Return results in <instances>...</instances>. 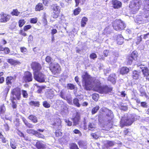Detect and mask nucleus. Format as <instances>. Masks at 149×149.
I'll return each instance as SVG.
<instances>
[{
    "instance_id": "15",
    "label": "nucleus",
    "mask_w": 149,
    "mask_h": 149,
    "mask_svg": "<svg viewBox=\"0 0 149 149\" xmlns=\"http://www.w3.org/2000/svg\"><path fill=\"white\" fill-rule=\"evenodd\" d=\"M112 6L114 8H118L121 7V3L117 0H113L112 1Z\"/></svg>"
},
{
    "instance_id": "51",
    "label": "nucleus",
    "mask_w": 149,
    "mask_h": 149,
    "mask_svg": "<svg viewBox=\"0 0 149 149\" xmlns=\"http://www.w3.org/2000/svg\"><path fill=\"white\" fill-rule=\"evenodd\" d=\"M22 92L23 97L25 98L27 97H28V94L26 91L25 90H22Z\"/></svg>"
},
{
    "instance_id": "30",
    "label": "nucleus",
    "mask_w": 149,
    "mask_h": 149,
    "mask_svg": "<svg viewBox=\"0 0 149 149\" xmlns=\"http://www.w3.org/2000/svg\"><path fill=\"white\" fill-rule=\"evenodd\" d=\"M144 3L146 4L144 7V9L148 11H149V0L144 1Z\"/></svg>"
},
{
    "instance_id": "9",
    "label": "nucleus",
    "mask_w": 149,
    "mask_h": 149,
    "mask_svg": "<svg viewBox=\"0 0 149 149\" xmlns=\"http://www.w3.org/2000/svg\"><path fill=\"white\" fill-rule=\"evenodd\" d=\"M60 10V7L57 4H55L53 7V17L54 18H57L59 15Z\"/></svg>"
},
{
    "instance_id": "43",
    "label": "nucleus",
    "mask_w": 149,
    "mask_h": 149,
    "mask_svg": "<svg viewBox=\"0 0 149 149\" xmlns=\"http://www.w3.org/2000/svg\"><path fill=\"white\" fill-rule=\"evenodd\" d=\"M98 134V132H97L95 133H92L91 135V136H92L93 138L95 139H97L99 137V135Z\"/></svg>"
},
{
    "instance_id": "1",
    "label": "nucleus",
    "mask_w": 149,
    "mask_h": 149,
    "mask_svg": "<svg viewBox=\"0 0 149 149\" xmlns=\"http://www.w3.org/2000/svg\"><path fill=\"white\" fill-rule=\"evenodd\" d=\"M83 85L87 90L93 88L94 90L100 93L106 94L110 92L112 88L107 86H102L100 79H94L91 77L87 72H84L82 75Z\"/></svg>"
},
{
    "instance_id": "41",
    "label": "nucleus",
    "mask_w": 149,
    "mask_h": 149,
    "mask_svg": "<svg viewBox=\"0 0 149 149\" xmlns=\"http://www.w3.org/2000/svg\"><path fill=\"white\" fill-rule=\"evenodd\" d=\"M18 23L19 27H22L25 23V22L24 19H21L19 21Z\"/></svg>"
},
{
    "instance_id": "39",
    "label": "nucleus",
    "mask_w": 149,
    "mask_h": 149,
    "mask_svg": "<svg viewBox=\"0 0 149 149\" xmlns=\"http://www.w3.org/2000/svg\"><path fill=\"white\" fill-rule=\"evenodd\" d=\"M99 97V95L97 94H93L92 96V98L93 100L95 101L98 100Z\"/></svg>"
},
{
    "instance_id": "49",
    "label": "nucleus",
    "mask_w": 149,
    "mask_h": 149,
    "mask_svg": "<svg viewBox=\"0 0 149 149\" xmlns=\"http://www.w3.org/2000/svg\"><path fill=\"white\" fill-rule=\"evenodd\" d=\"M95 126L94 124L90 123L88 125V129L89 130H91V129L95 128Z\"/></svg>"
},
{
    "instance_id": "3",
    "label": "nucleus",
    "mask_w": 149,
    "mask_h": 149,
    "mask_svg": "<svg viewBox=\"0 0 149 149\" xmlns=\"http://www.w3.org/2000/svg\"><path fill=\"white\" fill-rule=\"evenodd\" d=\"M11 97L13 100H20L21 97V89L18 87L12 89Z\"/></svg>"
},
{
    "instance_id": "29",
    "label": "nucleus",
    "mask_w": 149,
    "mask_h": 149,
    "mask_svg": "<svg viewBox=\"0 0 149 149\" xmlns=\"http://www.w3.org/2000/svg\"><path fill=\"white\" fill-rule=\"evenodd\" d=\"M6 111L5 107L3 104L1 105L0 107V115L1 116Z\"/></svg>"
},
{
    "instance_id": "59",
    "label": "nucleus",
    "mask_w": 149,
    "mask_h": 149,
    "mask_svg": "<svg viewBox=\"0 0 149 149\" xmlns=\"http://www.w3.org/2000/svg\"><path fill=\"white\" fill-rule=\"evenodd\" d=\"M52 58L49 56H47L46 58V61L48 63H50L51 62Z\"/></svg>"
},
{
    "instance_id": "35",
    "label": "nucleus",
    "mask_w": 149,
    "mask_h": 149,
    "mask_svg": "<svg viewBox=\"0 0 149 149\" xmlns=\"http://www.w3.org/2000/svg\"><path fill=\"white\" fill-rule=\"evenodd\" d=\"M79 100L77 98H75L73 100L74 104L77 107H80V105L79 102Z\"/></svg>"
},
{
    "instance_id": "56",
    "label": "nucleus",
    "mask_w": 149,
    "mask_h": 149,
    "mask_svg": "<svg viewBox=\"0 0 149 149\" xmlns=\"http://www.w3.org/2000/svg\"><path fill=\"white\" fill-rule=\"evenodd\" d=\"M10 146L11 148L13 149H15L16 147L15 143L14 142H10Z\"/></svg>"
},
{
    "instance_id": "27",
    "label": "nucleus",
    "mask_w": 149,
    "mask_h": 149,
    "mask_svg": "<svg viewBox=\"0 0 149 149\" xmlns=\"http://www.w3.org/2000/svg\"><path fill=\"white\" fill-rule=\"evenodd\" d=\"M43 9V6L42 3H39L36 7L35 10L36 11H40Z\"/></svg>"
},
{
    "instance_id": "32",
    "label": "nucleus",
    "mask_w": 149,
    "mask_h": 149,
    "mask_svg": "<svg viewBox=\"0 0 149 149\" xmlns=\"http://www.w3.org/2000/svg\"><path fill=\"white\" fill-rule=\"evenodd\" d=\"M141 16L138 17L136 18L135 21L139 24H141V22H143L144 20H145L144 19H141Z\"/></svg>"
},
{
    "instance_id": "6",
    "label": "nucleus",
    "mask_w": 149,
    "mask_h": 149,
    "mask_svg": "<svg viewBox=\"0 0 149 149\" xmlns=\"http://www.w3.org/2000/svg\"><path fill=\"white\" fill-rule=\"evenodd\" d=\"M33 74L34 78L36 80L40 82L45 81V76L42 72H35Z\"/></svg>"
},
{
    "instance_id": "5",
    "label": "nucleus",
    "mask_w": 149,
    "mask_h": 149,
    "mask_svg": "<svg viewBox=\"0 0 149 149\" xmlns=\"http://www.w3.org/2000/svg\"><path fill=\"white\" fill-rule=\"evenodd\" d=\"M141 3V0H134L131 2L129 7L132 10L137 11L139 9Z\"/></svg>"
},
{
    "instance_id": "33",
    "label": "nucleus",
    "mask_w": 149,
    "mask_h": 149,
    "mask_svg": "<svg viewBox=\"0 0 149 149\" xmlns=\"http://www.w3.org/2000/svg\"><path fill=\"white\" fill-rule=\"evenodd\" d=\"M64 104L63 102L61 100H56V104L58 107H59L60 105H62Z\"/></svg>"
},
{
    "instance_id": "19",
    "label": "nucleus",
    "mask_w": 149,
    "mask_h": 149,
    "mask_svg": "<svg viewBox=\"0 0 149 149\" xmlns=\"http://www.w3.org/2000/svg\"><path fill=\"white\" fill-rule=\"evenodd\" d=\"M129 71V68L126 67H123L121 68L120 73L122 74L127 73Z\"/></svg>"
},
{
    "instance_id": "62",
    "label": "nucleus",
    "mask_w": 149,
    "mask_h": 149,
    "mask_svg": "<svg viewBox=\"0 0 149 149\" xmlns=\"http://www.w3.org/2000/svg\"><path fill=\"white\" fill-rule=\"evenodd\" d=\"M80 147L82 148L83 149H86V144H84L83 145L82 144H79Z\"/></svg>"
},
{
    "instance_id": "2",
    "label": "nucleus",
    "mask_w": 149,
    "mask_h": 149,
    "mask_svg": "<svg viewBox=\"0 0 149 149\" xmlns=\"http://www.w3.org/2000/svg\"><path fill=\"white\" fill-rule=\"evenodd\" d=\"M135 120L134 117L133 116L130 115L128 117H123L120 122L121 126L123 127L124 125H131Z\"/></svg>"
},
{
    "instance_id": "48",
    "label": "nucleus",
    "mask_w": 149,
    "mask_h": 149,
    "mask_svg": "<svg viewBox=\"0 0 149 149\" xmlns=\"http://www.w3.org/2000/svg\"><path fill=\"white\" fill-rule=\"evenodd\" d=\"M73 132L76 134H78L79 136H81L82 134L81 132L77 129H75L73 131Z\"/></svg>"
},
{
    "instance_id": "28",
    "label": "nucleus",
    "mask_w": 149,
    "mask_h": 149,
    "mask_svg": "<svg viewBox=\"0 0 149 149\" xmlns=\"http://www.w3.org/2000/svg\"><path fill=\"white\" fill-rule=\"evenodd\" d=\"M20 12H19L17 9H13L11 13L12 16H19Z\"/></svg>"
},
{
    "instance_id": "40",
    "label": "nucleus",
    "mask_w": 149,
    "mask_h": 149,
    "mask_svg": "<svg viewBox=\"0 0 149 149\" xmlns=\"http://www.w3.org/2000/svg\"><path fill=\"white\" fill-rule=\"evenodd\" d=\"M67 100L68 102L70 104H72V98L71 96L70 95H69L68 97H67V98L65 99Z\"/></svg>"
},
{
    "instance_id": "21",
    "label": "nucleus",
    "mask_w": 149,
    "mask_h": 149,
    "mask_svg": "<svg viewBox=\"0 0 149 149\" xmlns=\"http://www.w3.org/2000/svg\"><path fill=\"white\" fill-rule=\"evenodd\" d=\"M36 146L38 149H41L45 147V145L42 143V142L38 141L36 143Z\"/></svg>"
},
{
    "instance_id": "57",
    "label": "nucleus",
    "mask_w": 149,
    "mask_h": 149,
    "mask_svg": "<svg viewBox=\"0 0 149 149\" xmlns=\"http://www.w3.org/2000/svg\"><path fill=\"white\" fill-rule=\"evenodd\" d=\"M21 52L24 53H25L27 51L26 48L24 47H21L20 48Z\"/></svg>"
},
{
    "instance_id": "22",
    "label": "nucleus",
    "mask_w": 149,
    "mask_h": 149,
    "mask_svg": "<svg viewBox=\"0 0 149 149\" xmlns=\"http://www.w3.org/2000/svg\"><path fill=\"white\" fill-rule=\"evenodd\" d=\"M123 42V38L121 35H119L117 37V42L119 45H122Z\"/></svg>"
},
{
    "instance_id": "36",
    "label": "nucleus",
    "mask_w": 149,
    "mask_h": 149,
    "mask_svg": "<svg viewBox=\"0 0 149 149\" xmlns=\"http://www.w3.org/2000/svg\"><path fill=\"white\" fill-rule=\"evenodd\" d=\"M137 56V54L136 51H134L131 54V57L135 60Z\"/></svg>"
},
{
    "instance_id": "42",
    "label": "nucleus",
    "mask_w": 149,
    "mask_h": 149,
    "mask_svg": "<svg viewBox=\"0 0 149 149\" xmlns=\"http://www.w3.org/2000/svg\"><path fill=\"white\" fill-rule=\"evenodd\" d=\"M43 105L45 108H48L50 106V104L46 101H45L43 102Z\"/></svg>"
},
{
    "instance_id": "54",
    "label": "nucleus",
    "mask_w": 149,
    "mask_h": 149,
    "mask_svg": "<svg viewBox=\"0 0 149 149\" xmlns=\"http://www.w3.org/2000/svg\"><path fill=\"white\" fill-rule=\"evenodd\" d=\"M90 57L91 58L94 59L97 58V55L93 53L90 55Z\"/></svg>"
},
{
    "instance_id": "4",
    "label": "nucleus",
    "mask_w": 149,
    "mask_h": 149,
    "mask_svg": "<svg viewBox=\"0 0 149 149\" xmlns=\"http://www.w3.org/2000/svg\"><path fill=\"white\" fill-rule=\"evenodd\" d=\"M113 28L116 30H122L125 27V24L120 20H116L113 25Z\"/></svg>"
},
{
    "instance_id": "60",
    "label": "nucleus",
    "mask_w": 149,
    "mask_h": 149,
    "mask_svg": "<svg viewBox=\"0 0 149 149\" xmlns=\"http://www.w3.org/2000/svg\"><path fill=\"white\" fill-rule=\"evenodd\" d=\"M4 127L6 131H8L9 130V127L8 125L7 124H4Z\"/></svg>"
},
{
    "instance_id": "34",
    "label": "nucleus",
    "mask_w": 149,
    "mask_h": 149,
    "mask_svg": "<svg viewBox=\"0 0 149 149\" xmlns=\"http://www.w3.org/2000/svg\"><path fill=\"white\" fill-rule=\"evenodd\" d=\"M100 107L98 106H97L94 108H93L92 110V113L93 114L97 112V111L99 109Z\"/></svg>"
},
{
    "instance_id": "46",
    "label": "nucleus",
    "mask_w": 149,
    "mask_h": 149,
    "mask_svg": "<svg viewBox=\"0 0 149 149\" xmlns=\"http://www.w3.org/2000/svg\"><path fill=\"white\" fill-rule=\"evenodd\" d=\"M133 60H134V59L130 56L128 57L127 59V64L129 65L131 64Z\"/></svg>"
},
{
    "instance_id": "20",
    "label": "nucleus",
    "mask_w": 149,
    "mask_h": 149,
    "mask_svg": "<svg viewBox=\"0 0 149 149\" xmlns=\"http://www.w3.org/2000/svg\"><path fill=\"white\" fill-rule=\"evenodd\" d=\"M115 74H111L109 77L108 80L111 82L113 84H114L115 83Z\"/></svg>"
},
{
    "instance_id": "26",
    "label": "nucleus",
    "mask_w": 149,
    "mask_h": 149,
    "mask_svg": "<svg viewBox=\"0 0 149 149\" xmlns=\"http://www.w3.org/2000/svg\"><path fill=\"white\" fill-rule=\"evenodd\" d=\"M8 62L11 64L13 65H16L19 63V62L17 60L12 59H8Z\"/></svg>"
},
{
    "instance_id": "38",
    "label": "nucleus",
    "mask_w": 149,
    "mask_h": 149,
    "mask_svg": "<svg viewBox=\"0 0 149 149\" xmlns=\"http://www.w3.org/2000/svg\"><path fill=\"white\" fill-rule=\"evenodd\" d=\"M114 145V143L111 141H108L106 143V146L107 147L112 146Z\"/></svg>"
},
{
    "instance_id": "16",
    "label": "nucleus",
    "mask_w": 149,
    "mask_h": 149,
    "mask_svg": "<svg viewBox=\"0 0 149 149\" xmlns=\"http://www.w3.org/2000/svg\"><path fill=\"white\" fill-rule=\"evenodd\" d=\"M70 95L69 94L66 93V92L64 90H62L59 94V96L64 100L66 99L67 97H68Z\"/></svg>"
},
{
    "instance_id": "13",
    "label": "nucleus",
    "mask_w": 149,
    "mask_h": 149,
    "mask_svg": "<svg viewBox=\"0 0 149 149\" xmlns=\"http://www.w3.org/2000/svg\"><path fill=\"white\" fill-rule=\"evenodd\" d=\"M59 121L57 123H54V125L56 126L55 128H56V126L58 127V128H57L58 130H56V131L55 132L56 136L57 137H58L59 136H61L62 135V133L60 131H59L60 129L61 128V122L60 121V120H59Z\"/></svg>"
},
{
    "instance_id": "7",
    "label": "nucleus",
    "mask_w": 149,
    "mask_h": 149,
    "mask_svg": "<svg viewBox=\"0 0 149 149\" xmlns=\"http://www.w3.org/2000/svg\"><path fill=\"white\" fill-rule=\"evenodd\" d=\"M49 68L52 73L54 74L60 73L61 70L59 65L56 63H52L50 65Z\"/></svg>"
},
{
    "instance_id": "58",
    "label": "nucleus",
    "mask_w": 149,
    "mask_h": 149,
    "mask_svg": "<svg viewBox=\"0 0 149 149\" xmlns=\"http://www.w3.org/2000/svg\"><path fill=\"white\" fill-rule=\"evenodd\" d=\"M19 34L24 36H25L27 35L26 33L22 30H21L19 32Z\"/></svg>"
},
{
    "instance_id": "25",
    "label": "nucleus",
    "mask_w": 149,
    "mask_h": 149,
    "mask_svg": "<svg viewBox=\"0 0 149 149\" xmlns=\"http://www.w3.org/2000/svg\"><path fill=\"white\" fill-rule=\"evenodd\" d=\"M88 21L87 18L84 17L82 18L81 21V26L82 27H84L85 26L86 22Z\"/></svg>"
},
{
    "instance_id": "37",
    "label": "nucleus",
    "mask_w": 149,
    "mask_h": 149,
    "mask_svg": "<svg viewBox=\"0 0 149 149\" xmlns=\"http://www.w3.org/2000/svg\"><path fill=\"white\" fill-rule=\"evenodd\" d=\"M139 91L140 93V95L141 96H146V93L145 92V91L142 88H140Z\"/></svg>"
},
{
    "instance_id": "14",
    "label": "nucleus",
    "mask_w": 149,
    "mask_h": 149,
    "mask_svg": "<svg viewBox=\"0 0 149 149\" xmlns=\"http://www.w3.org/2000/svg\"><path fill=\"white\" fill-rule=\"evenodd\" d=\"M138 66H140V68L142 69V72L144 76H147L149 75V70L148 68L143 67L141 65H138Z\"/></svg>"
},
{
    "instance_id": "23",
    "label": "nucleus",
    "mask_w": 149,
    "mask_h": 149,
    "mask_svg": "<svg viewBox=\"0 0 149 149\" xmlns=\"http://www.w3.org/2000/svg\"><path fill=\"white\" fill-rule=\"evenodd\" d=\"M13 81V79L12 77H8L6 78V83L7 85H11Z\"/></svg>"
},
{
    "instance_id": "17",
    "label": "nucleus",
    "mask_w": 149,
    "mask_h": 149,
    "mask_svg": "<svg viewBox=\"0 0 149 149\" xmlns=\"http://www.w3.org/2000/svg\"><path fill=\"white\" fill-rule=\"evenodd\" d=\"M140 73V72H138L136 70L133 71L132 74V78L135 79H138L139 77Z\"/></svg>"
},
{
    "instance_id": "24",
    "label": "nucleus",
    "mask_w": 149,
    "mask_h": 149,
    "mask_svg": "<svg viewBox=\"0 0 149 149\" xmlns=\"http://www.w3.org/2000/svg\"><path fill=\"white\" fill-rule=\"evenodd\" d=\"M79 119L80 117L78 115H76L74 118H73L74 125H76L79 124Z\"/></svg>"
},
{
    "instance_id": "8",
    "label": "nucleus",
    "mask_w": 149,
    "mask_h": 149,
    "mask_svg": "<svg viewBox=\"0 0 149 149\" xmlns=\"http://www.w3.org/2000/svg\"><path fill=\"white\" fill-rule=\"evenodd\" d=\"M23 79L25 83L32 81L33 77L32 73L29 71L25 72L23 76Z\"/></svg>"
},
{
    "instance_id": "61",
    "label": "nucleus",
    "mask_w": 149,
    "mask_h": 149,
    "mask_svg": "<svg viewBox=\"0 0 149 149\" xmlns=\"http://www.w3.org/2000/svg\"><path fill=\"white\" fill-rule=\"evenodd\" d=\"M109 52V51L107 50H104L103 52V54L104 56H107L108 55Z\"/></svg>"
},
{
    "instance_id": "55",
    "label": "nucleus",
    "mask_w": 149,
    "mask_h": 149,
    "mask_svg": "<svg viewBox=\"0 0 149 149\" xmlns=\"http://www.w3.org/2000/svg\"><path fill=\"white\" fill-rule=\"evenodd\" d=\"M65 122L67 124V125L68 126H71L72 125V123L69 120L65 119Z\"/></svg>"
},
{
    "instance_id": "12",
    "label": "nucleus",
    "mask_w": 149,
    "mask_h": 149,
    "mask_svg": "<svg viewBox=\"0 0 149 149\" xmlns=\"http://www.w3.org/2000/svg\"><path fill=\"white\" fill-rule=\"evenodd\" d=\"M26 132L29 134H35L36 136L39 138L43 139L44 138V136L43 135L34 130H26Z\"/></svg>"
},
{
    "instance_id": "44",
    "label": "nucleus",
    "mask_w": 149,
    "mask_h": 149,
    "mask_svg": "<svg viewBox=\"0 0 149 149\" xmlns=\"http://www.w3.org/2000/svg\"><path fill=\"white\" fill-rule=\"evenodd\" d=\"M30 104L31 105H33L35 106L39 107V103L38 102L31 101Z\"/></svg>"
},
{
    "instance_id": "64",
    "label": "nucleus",
    "mask_w": 149,
    "mask_h": 149,
    "mask_svg": "<svg viewBox=\"0 0 149 149\" xmlns=\"http://www.w3.org/2000/svg\"><path fill=\"white\" fill-rule=\"evenodd\" d=\"M43 3L44 4L47 6L49 2V0H42Z\"/></svg>"
},
{
    "instance_id": "18",
    "label": "nucleus",
    "mask_w": 149,
    "mask_h": 149,
    "mask_svg": "<svg viewBox=\"0 0 149 149\" xmlns=\"http://www.w3.org/2000/svg\"><path fill=\"white\" fill-rule=\"evenodd\" d=\"M28 118L33 123H36L38 122L37 117L34 115H30L28 117Z\"/></svg>"
},
{
    "instance_id": "47",
    "label": "nucleus",
    "mask_w": 149,
    "mask_h": 149,
    "mask_svg": "<svg viewBox=\"0 0 149 149\" xmlns=\"http://www.w3.org/2000/svg\"><path fill=\"white\" fill-rule=\"evenodd\" d=\"M70 149H79L77 146L75 144L72 143L71 145Z\"/></svg>"
},
{
    "instance_id": "31",
    "label": "nucleus",
    "mask_w": 149,
    "mask_h": 149,
    "mask_svg": "<svg viewBox=\"0 0 149 149\" xmlns=\"http://www.w3.org/2000/svg\"><path fill=\"white\" fill-rule=\"evenodd\" d=\"M4 51L6 54H8L10 52V50L8 47L3 48L2 47H0V51Z\"/></svg>"
},
{
    "instance_id": "45",
    "label": "nucleus",
    "mask_w": 149,
    "mask_h": 149,
    "mask_svg": "<svg viewBox=\"0 0 149 149\" xmlns=\"http://www.w3.org/2000/svg\"><path fill=\"white\" fill-rule=\"evenodd\" d=\"M81 11V9L80 8H78L76 9L74 11V15H78Z\"/></svg>"
},
{
    "instance_id": "52",
    "label": "nucleus",
    "mask_w": 149,
    "mask_h": 149,
    "mask_svg": "<svg viewBox=\"0 0 149 149\" xmlns=\"http://www.w3.org/2000/svg\"><path fill=\"white\" fill-rule=\"evenodd\" d=\"M37 22V18L36 17L31 19L30 22L31 23L35 24Z\"/></svg>"
},
{
    "instance_id": "50",
    "label": "nucleus",
    "mask_w": 149,
    "mask_h": 149,
    "mask_svg": "<svg viewBox=\"0 0 149 149\" xmlns=\"http://www.w3.org/2000/svg\"><path fill=\"white\" fill-rule=\"evenodd\" d=\"M68 86L70 90H73L75 88L74 85L72 84H68Z\"/></svg>"
},
{
    "instance_id": "63",
    "label": "nucleus",
    "mask_w": 149,
    "mask_h": 149,
    "mask_svg": "<svg viewBox=\"0 0 149 149\" xmlns=\"http://www.w3.org/2000/svg\"><path fill=\"white\" fill-rule=\"evenodd\" d=\"M22 120L25 125H26L29 123L28 121L24 118H22Z\"/></svg>"
},
{
    "instance_id": "11",
    "label": "nucleus",
    "mask_w": 149,
    "mask_h": 149,
    "mask_svg": "<svg viewBox=\"0 0 149 149\" xmlns=\"http://www.w3.org/2000/svg\"><path fill=\"white\" fill-rule=\"evenodd\" d=\"M31 66L32 68L35 72H38L41 69V66L40 64L36 62H33Z\"/></svg>"
},
{
    "instance_id": "53",
    "label": "nucleus",
    "mask_w": 149,
    "mask_h": 149,
    "mask_svg": "<svg viewBox=\"0 0 149 149\" xmlns=\"http://www.w3.org/2000/svg\"><path fill=\"white\" fill-rule=\"evenodd\" d=\"M31 25H28L24 26V31H27L28 29H31Z\"/></svg>"
},
{
    "instance_id": "10",
    "label": "nucleus",
    "mask_w": 149,
    "mask_h": 149,
    "mask_svg": "<svg viewBox=\"0 0 149 149\" xmlns=\"http://www.w3.org/2000/svg\"><path fill=\"white\" fill-rule=\"evenodd\" d=\"M10 18V16L4 13L0 14V22H6L9 21Z\"/></svg>"
}]
</instances>
